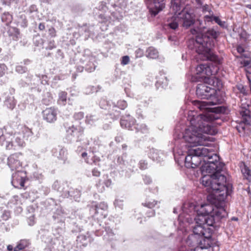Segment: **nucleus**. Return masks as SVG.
Here are the masks:
<instances>
[{
	"label": "nucleus",
	"instance_id": "obj_1",
	"mask_svg": "<svg viewBox=\"0 0 251 251\" xmlns=\"http://www.w3.org/2000/svg\"><path fill=\"white\" fill-rule=\"evenodd\" d=\"M225 110L223 106L216 107L214 112L206 114H198L194 111H189L187 121L189 125L184 132L180 135V148L175 147V152L180 155H185V165L187 168H196L200 166L204 175L201 183L206 187L208 192L211 193L220 201H224L228 195L226 177L224 175L225 164L219 161V156L212 149L203 147L195 148L197 146H207L210 137L204 134L215 135L217 130L211 122L218 119L215 113H222Z\"/></svg>",
	"mask_w": 251,
	"mask_h": 251
},
{
	"label": "nucleus",
	"instance_id": "obj_2",
	"mask_svg": "<svg viewBox=\"0 0 251 251\" xmlns=\"http://www.w3.org/2000/svg\"><path fill=\"white\" fill-rule=\"evenodd\" d=\"M181 210L187 214L192 211L197 213L195 218L196 225L193 227V233L188 236L187 244L192 247L199 245L202 249L215 246L216 242L211 238L213 229L206 226L219 227L221 220L227 216L226 210L223 207H214L210 204H201L199 207L193 203H185Z\"/></svg>",
	"mask_w": 251,
	"mask_h": 251
},
{
	"label": "nucleus",
	"instance_id": "obj_3",
	"mask_svg": "<svg viewBox=\"0 0 251 251\" xmlns=\"http://www.w3.org/2000/svg\"><path fill=\"white\" fill-rule=\"evenodd\" d=\"M219 35V32L210 28L204 34L197 35L195 41H189V43H193L194 49L198 53L197 58L203 61L210 60L218 64L221 63V58L212 50Z\"/></svg>",
	"mask_w": 251,
	"mask_h": 251
},
{
	"label": "nucleus",
	"instance_id": "obj_4",
	"mask_svg": "<svg viewBox=\"0 0 251 251\" xmlns=\"http://www.w3.org/2000/svg\"><path fill=\"white\" fill-rule=\"evenodd\" d=\"M215 90L208 86L206 84L200 83L197 85L196 95L201 99H210L208 101L194 100L193 104L201 111H209L210 106L221 104L223 100L214 95Z\"/></svg>",
	"mask_w": 251,
	"mask_h": 251
},
{
	"label": "nucleus",
	"instance_id": "obj_5",
	"mask_svg": "<svg viewBox=\"0 0 251 251\" xmlns=\"http://www.w3.org/2000/svg\"><path fill=\"white\" fill-rule=\"evenodd\" d=\"M167 22L168 26L172 29H176L179 24L187 28L194 24L195 15L193 13L182 10L178 15L168 19Z\"/></svg>",
	"mask_w": 251,
	"mask_h": 251
},
{
	"label": "nucleus",
	"instance_id": "obj_6",
	"mask_svg": "<svg viewBox=\"0 0 251 251\" xmlns=\"http://www.w3.org/2000/svg\"><path fill=\"white\" fill-rule=\"evenodd\" d=\"M100 105L102 109H107L109 112V115L113 119H117L120 116V112L117 111L116 108H119L124 110L127 107V103L124 100H119L117 104L108 101L104 99H101L100 101Z\"/></svg>",
	"mask_w": 251,
	"mask_h": 251
},
{
	"label": "nucleus",
	"instance_id": "obj_7",
	"mask_svg": "<svg viewBox=\"0 0 251 251\" xmlns=\"http://www.w3.org/2000/svg\"><path fill=\"white\" fill-rule=\"evenodd\" d=\"M108 205L104 202L96 204L93 202L90 207V210L91 213H94V216L97 219H102L105 218L108 214Z\"/></svg>",
	"mask_w": 251,
	"mask_h": 251
},
{
	"label": "nucleus",
	"instance_id": "obj_8",
	"mask_svg": "<svg viewBox=\"0 0 251 251\" xmlns=\"http://www.w3.org/2000/svg\"><path fill=\"white\" fill-rule=\"evenodd\" d=\"M197 75L193 76L192 77L193 81H199L197 77L201 79H205L211 75H214L217 72V71L214 72L212 70L211 67L207 64H200L196 68Z\"/></svg>",
	"mask_w": 251,
	"mask_h": 251
},
{
	"label": "nucleus",
	"instance_id": "obj_9",
	"mask_svg": "<svg viewBox=\"0 0 251 251\" xmlns=\"http://www.w3.org/2000/svg\"><path fill=\"white\" fill-rule=\"evenodd\" d=\"M67 137L71 141H81L83 134V129L80 126L75 127L74 125L67 129Z\"/></svg>",
	"mask_w": 251,
	"mask_h": 251
},
{
	"label": "nucleus",
	"instance_id": "obj_10",
	"mask_svg": "<svg viewBox=\"0 0 251 251\" xmlns=\"http://www.w3.org/2000/svg\"><path fill=\"white\" fill-rule=\"evenodd\" d=\"M26 174L24 171H17L12 175L11 183L12 185L18 188H21L25 186Z\"/></svg>",
	"mask_w": 251,
	"mask_h": 251
},
{
	"label": "nucleus",
	"instance_id": "obj_11",
	"mask_svg": "<svg viewBox=\"0 0 251 251\" xmlns=\"http://www.w3.org/2000/svg\"><path fill=\"white\" fill-rule=\"evenodd\" d=\"M250 102L246 100H242L240 109L239 111L240 116L243 118L245 122L251 121V116L249 107Z\"/></svg>",
	"mask_w": 251,
	"mask_h": 251
},
{
	"label": "nucleus",
	"instance_id": "obj_12",
	"mask_svg": "<svg viewBox=\"0 0 251 251\" xmlns=\"http://www.w3.org/2000/svg\"><path fill=\"white\" fill-rule=\"evenodd\" d=\"M21 153H15L11 154L7 158V165L12 171L17 170L22 166Z\"/></svg>",
	"mask_w": 251,
	"mask_h": 251
},
{
	"label": "nucleus",
	"instance_id": "obj_13",
	"mask_svg": "<svg viewBox=\"0 0 251 251\" xmlns=\"http://www.w3.org/2000/svg\"><path fill=\"white\" fill-rule=\"evenodd\" d=\"M44 120L49 123H53L57 120V111L52 107L46 108L42 111Z\"/></svg>",
	"mask_w": 251,
	"mask_h": 251
},
{
	"label": "nucleus",
	"instance_id": "obj_14",
	"mask_svg": "<svg viewBox=\"0 0 251 251\" xmlns=\"http://www.w3.org/2000/svg\"><path fill=\"white\" fill-rule=\"evenodd\" d=\"M52 188L61 193V195L64 197H73L74 196L72 193L68 190V186L67 183H61L58 181H55L53 185Z\"/></svg>",
	"mask_w": 251,
	"mask_h": 251
},
{
	"label": "nucleus",
	"instance_id": "obj_15",
	"mask_svg": "<svg viewBox=\"0 0 251 251\" xmlns=\"http://www.w3.org/2000/svg\"><path fill=\"white\" fill-rule=\"evenodd\" d=\"M164 153L161 151L154 149L150 150L149 152V156L152 160L157 162H161L165 157Z\"/></svg>",
	"mask_w": 251,
	"mask_h": 251
},
{
	"label": "nucleus",
	"instance_id": "obj_16",
	"mask_svg": "<svg viewBox=\"0 0 251 251\" xmlns=\"http://www.w3.org/2000/svg\"><path fill=\"white\" fill-rule=\"evenodd\" d=\"M53 155L65 163L67 159V151L64 147L58 146L52 150Z\"/></svg>",
	"mask_w": 251,
	"mask_h": 251
},
{
	"label": "nucleus",
	"instance_id": "obj_17",
	"mask_svg": "<svg viewBox=\"0 0 251 251\" xmlns=\"http://www.w3.org/2000/svg\"><path fill=\"white\" fill-rule=\"evenodd\" d=\"M120 124L123 128L134 130L135 120L133 117L128 115L121 120Z\"/></svg>",
	"mask_w": 251,
	"mask_h": 251
},
{
	"label": "nucleus",
	"instance_id": "obj_18",
	"mask_svg": "<svg viewBox=\"0 0 251 251\" xmlns=\"http://www.w3.org/2000/svg\"><path fill=\"white\" fill-rule=\"evenodd\" d=\"M4 106L10 110H13L15 107L17 101L12 95H7L4 100Z\"/></svg>",
	"mask_w": 251,
	"mask_h": 251
},
{
	"label": "nucleus",
	"instance_id": "obj_19",
	"mask_svg": "<svg viewBox=\"0 0 251 251\" xmlns=\"http://www.w3.org/2000/svg\"><path fill=\"white\" fill-rule=\"evenodd\" d=\"M251 121L248 123L245 122L243 118H241V120L237 123V125L235 127L239 132V133L242 134L243 135L245 132L246 129L247 127V126L250 125Z\"/></svg>",
	"mask_w": 251,
	"mask_h": 251
},
{
	"label": "nucleus",
	"instance_id": "obj_20",
	"mask_svg": "<svg viewBox=\"0 0 251 251\" xmlns=\"http://www.w3.org/2000/svg\"><path fill=\"white\" fill-rule=\"evenodd\" d=\"M241 170L244 178L251 182V170L245 164L241 166Z\"/></svg>",
	"mask_w": 251,
	"mask_h": 251
},
{
	"label": "nucleus",
	"instance_id": "obj_21",
	"mask_svg": "<svg viewBox=\"0 0 251 251\" xmlns=\"http://www.w3.org/2000/svg\"><path fill=\"white\" fill-rule=\"evenodd\" d=\"M30 242L27 239L21 240L14 249V251H20L25 249L30 245Z\"/></svg>",
	"mask_w": 251,
	"mask_h": 251
},
{
	"label": "nucleus",
	"instance_id": "obj_22",
	"mask_svg": "<svg viewBox=\"0 0 251 251\" xmlns=\"http://www.w3.org/2000/svg\"><path fill=\"white\" fill-rule=\"evenodd\" d=\"M146 56L151 59H156L158 57V51L153 47H150L146 50Z\"/></svg>",
	"mask_w": 251,
	"mask_h": 251
},
{
	"label": "nucleus",
	"instance_id": "obj_23",
	"mask_svg": "<svg viewBox=\"0 0 251 251\" xmlns=\"http://www.w3.org/2000/svg\"><path fill=\"white\" fill-rule=\"evenodd\" d=\"M171 4V8L172 9L173 11H174L175 12L174 16L178 15V13L182 11L181 6V4L179 3V2L178 0H172Z\"/></svg>",
	"mask_w": 251,
	"mask_h": 251
},
{
	"label": "nucleus",
	"instance_id": "obj_24",
	"mask_svg": "<svg viewBox=\"0 0 251 251\" xmlns=\"http://www.w3.org/2000/svg\"><path fill=\"white\" fill-rule=\"evenodd\" d=\"M161 77L159 78L156 81V85L157 87L161 86L162 88L166 87L168 84V80L164 75H161Z\"/></svg>",
	"mask_w": 251,
	"mask_h": 251
},
{
	"label": "nucleus",
	"instance_id": "obj_25",
	"mask_svg": "<svg viewBox=\"0 0 251 251\" xmlns=\"http://www.w3.org/2000/svg\"><path fill=\"white\" fill-rule=\"evenodd\" d=\"M67 94L66 92H60L58 94V103L60 105H65L67 101Z\"/></svg>",
	"mask_w": 251,
	"mask_h": 251
},
{
	"label": "nucleus",
	"instance_id": "obj_26",
	"mask_svg": "<svg viewBox=\"0 0 251 251\" xmlns=\"http://www.w3.org/2000/svg\"><path fill=\"white\" fill-rule=\"evenodd\" d=\"M104 229L106 235H104V237L105 238H107V240H113L115 236V233L113 231L112 229L109 226H105Z\"/></svg>",
	"mask_w": 251,
	"mask_h": 251
},
{
	"label": "nucleus",
	"instance_id": "obj_27",
	"mask_svg": "<svg viewBox=\"0 0 251 251\" xmlns=\"http://www.w3.org/2000/svg\"><path fill=\"white\" fill-rule=\"evenodd\" d=\"M134 130H135L136 132L140 131L142 133H147L148 131V127L145 124H135V126L134 127Z\"/></svg>",
	"mask_w": 251,
	"mask_h": 251
},
{
	"label": "nucleus",
	"instance_id": "obj_28",
	"mask_svg": "<svg viewBox=\"0 0 251 251\" xmlns=\"http://www.w3.org/2000/svg\"><path fill=\"white\" fill-rule=\"evenodd\" d=\"M21 204H22L21 201L18 196H13L8 202L10 206H12V205H19Z\"/></svg>",
	"mask_w": 251,
	"mask_h": 251
},
{
	"label": "nucleus",
	"instance_id": "obj_29",
	"mask_svg": "<svg viewBox=\"0 0 251 251\" xmlns=\"http://www.w3.org/2000/svg\"><path fill=\"white\" fill-rule=\"evenodd\" d=\"M78 240L82 243L83 246L87 245L88 242H91V239L89 237H87L86 236L84 235H81L78 237Z\"/></svg>",
	"mask_w": 251,
	"mask_h": 251
},
{
	"label": "nucleus",
	"instance_id": "obj_30",
	"mask_svg": "<svg viewBox=\"0 0 251 251\" xmlns=\"http://www.w3.org/2000/svg\"><path fill=\"white\" fill-rule=\"evenodd\" d=\"M98 119V118L96 116L93 115H89L86 116L85 121L86 123L92 125Z\"/></svg>",
	"mask_w": 251,
	"mask_h": 251
},
{
	"label": "nucleus",
	"instance_id": "obj_31",
	"mask_svg": "<svg viewBox=\"0 0 251 251\" xmlns=\"http://www.w3.org/2000/svg\"><path fill=\"white\" fill-rule=\"evenodd\" d=\"M10 217V212L8 210H4L1 212L0 217L1 220L7 221Z\"/></svg>",
	"mask_w": 251,
	"mask_h": 251
},
{
	"label": "nucleus",
	"instance_id": "obj_32",
	"mask_svg": "<svg viewBox=\"0 0 251 251\" xmlns=\"http://www.w3.org/2000/svg\"><path fill=\"white\" fill-rule=\"evenodd\" d=\"M236 87L240 93L242 94L244 96L248 95L246 88L243 84H238L236 85Z\"/></svg>",
	"mask_w": 251,
	"mask_h": 251
},
{
	"label": "nucleus",
	"instance_id": "obj_33",
	"mask_svg": "<svg viewBox=\"0 0 251 251\" xmlns=\"http://www.w3.org/2000/svg\"><path fill=\"white\" fill-rule=\"evenodd\" d=\"M157 204V201L153 200L152 201H151L150 200H146L145 203H143L145 206H146L150 209H151L153 208L156 204Z\"/></svg>",
	"mask_w": 251,
	"mask_h": 251
},
{
	"label": "nucleus",
	"instance_id": "obj_34",
	"mask_svg": "<svg viewBox=\"0 0 251 251\" xmlns=\"http://www.w3.org/2000/svg\"><path fill=\"white\" fill-rule=\"evenodd\" d=\"M116 207L123 209L124 206V200L121 199H116L114 203Z\"/></svg>",
	"mask_w": 251,
	"mask_h": 251
},
{
	"label": "nucleus",
	"instance_id": "obj_35",
	"mask_svg": "<svg viewBox=\"0 0 251 251\" xmlns=\"http://www.w3.org/2000/svg\"><path fill=\"white\" fill-rule=\"evenodd\" d=\"M96 65L92 62H89L85 67V70L88 72H92L95 70Z\"/></svg>",
	"mask_w": 251,
	"mask_h": 251
},
{
	"label": "nucleus",
	"instance_id": "obj_36",
	"mask_svg": "<svg viewBox=\"0 0 251 251\" xmlns=\"http://www.w3.org/2000/svg\"><path fill=\"white\" fill-rule=\"evenodd\" d=\"M84 114L82 112H76L74 115V118L75 120H80L84 118Z\"/></svg>",
	"mask_w": 251,
	"mask_h": 251
},
{
	"label": "nucleus",
	"instance_id": "obj_37",
	"mask_svg": "<svg viewBox=\"0 0 251 251\" xmlns=\"http://www.w3.org/2000/svg\"><path fill=\"white\" fill-rule=\"evenodd\" d=\"M213 21H214L217 24L221 27H224L225 25V22L222 21L218 17L214 16Z\"/></svg>",
	"mask_w": 251,
	"mask_h": 251
},
{
	"label": "nucleus",
	"instance_id": "obj_38",
	"mask_svg": "<svg viewBox=\"0 0 251 251\" xmlns=\"http://www.w3.org/2000/svg\"><path fill=\"white\" fill-rule=\"evenodd\" d=\"M129 60H130V59H129V57L128 56H127V55L124 56L122 58L121 63L123 65H126L129 63Z\"/></svg>",
	"mask_w": 251,
	"mask_h": 251
},
{
	"label": "nucleus",
	"instance_id": "obj_39",
	"mask_svg": "<svg viewBox=\"0 0 251 251\" xmlns=\"http://www.w3.org/2000/svg\"><path fill=\"white\" fill-rule=\"evenodd\" d=\"M27 69L22 66H17L16 68V71L19 73L22 74L26 72Z\"/></svg>",
	"mask_w": 251,
	"mask_h": 251
},
{
	"label": "nucleus",
	"instance_id": "obj_40",
	"mask_svg": "<svg viewBox=\"0 0 251 251\" xmlns=\"http://www.w3.org/2000/svg\"><path fill=\"white\" fill-rule=\"evenodd\" d=\"M11 31L13 32L15 34V40H16L18 37V36L20 34V31L17 28H16V27H12L10 28V29L9 30V32H11Z\"/></svg>",
	"mask_w": 251,
	"mask_h": 251
},
{
	"label": "nucleus",
	"instance_id": "obj_41",
	"mask_svg": "<svg viewBox=\"0 0 251 251\" xmlns=\"http://www.w3.org/2000/svg\"><path fill=\"white\" fill-rule=\"evenodd\" d=\"M39 79H40V81H41V83L42 84H44V85H45L46 84H47L48 83V80H47V76L45 75H41V76L40 75L38 76Z\"/></svg>",
	"mask_w": 251,
	"mask_h": 251
},
{
	"label": "nucleus",
	"instance_id": "obj_42",
	"mask_svg": "<svg viewBox=\"0 0 251 251\" xmlns=\"http://www.w3.org/2000/svg\"><path fill=\"white\" fill-rule=\"evenodd\" d=\"M139 168L141 170H145L147 168L148 164L147 163L144 161V160H141L139 162Z\"/></svg>",
	"mask_w": 251,
	"mask_h": 251
},
{
	"label": "nucleus",
	"instance_id": "obj_43",
	"mask_svg": "<svg viewBox=\"0 0 251 251\" xmlns=\"http://www.w3.org/2000/svg\"><path fill=\"white\" fill-rule=\"evenodd\" d=\"M135 53L136 57H141L142 56H143L144 54V51L143 50L141 49H138L137 50H136Z\"/></svg>",
	"mask_w": 251,
	"mask_h": 251
},
{
	"label": "nucleus",
	"instance_id": "obj_44",
	"mask_svg": "<svg viewBox=\"0 0 251 251\" xmlns=\"http://www.w3.org/2000/svg\"><path fill=\"white\" fill-rule=\"evenodd\" d=\"M6 67L3 64H0V77L2 76L4 74Z\"/></svg>",
	"mask_w": 251,
	"mask_h": 251
},
{
	"label": "nucleus",
	"instance_id": "obj_45",
	"mask_svg": "<svg viewBox=\"0 0 251 251\" xmlns=\"http://www.w3.org/2000/svg\"><path fill=\"white\" fill-rule=\"evenodd\" d=\"M201 7L202 11L203 12H208L209 13H210V12L212 13L211 10L209 8V6L208 5L205 4L203 6L201 5Z\"/></svg>",
	"mask_w": 251,
	"mask_h": 251
},
{
	"label": "nucleus",
	"instance_id": "obj_46",
	"mask_svg": "<svg viewBox=\"0 0 251 251\" xmlns=\"http://www.w3.org/2000/svg\"><path fill=\"white\" fill-rule=\"evenodd\" d=\"M78 31L80 34H82L83 31L85 32H89L88 27L86 25L80 27L78 28Z\"/></svg>",
	"mask_w": 251,
	"mask_h": 251
},
{
	"label": "nucleus",
	"instance_id": "obj_47",
	"mask_svg": "<svg viewBox=\"0 0 251 251\" xmlns=\"http://www.w3.org/2000/svg\"><path fill=\"white\" fill-rule=\"evenodd\" d=\"M37 11V8L35 5H31L28 9V12L29 13H32Z\"/></svg>",
	"mask_w": 251,
	"mask_h": 251
},
{
	"label": "nucleus",
	"instance_id": "obj_48",
	"mask_svg": "<svg viewBox=\"0 0 251 251\" xmlns=\"http://www.w3.org/2000/svg\"><path fill=\"white\" fill-rule=\"evenodd\" d=\"M49 33L52 37H54L56 36V30L54 28L51 27L49 29Z\"/></svg>",
	"mask_w": 251,
	"mask_h": 251
},
{
	"label": "nucleus",
	"instance_id": "obj_49",
	"mask_svg": "<svg viewBox=\"0 0 251 251\" xmlns=\"http://www.w3.org/2000/svg\"><path fill=\"white\" fill-rule=\"evenodd\" d=\"M94 91H95L94 87L93 86H90L86 89L85 93L86 94H89L93 92Z\"/></svg>",
	"mask_w": 251,
	"mask_h": 251
},
{
	"label": "nucleus",
	"instance_id": "obj_50",
	"mask_svg": "<svg viewBox=\"0 0 251 251\" xmlns=\"http://www.w3.org/2000/svg\"><path fill=\"white\" fill-rule=\"evenodd\" d=\"M92 175L93 176H99L100 175V172L97 169H94L92 171Z\"/></svg>",
	"mask_w": 251,
	"mask_h": 251
},
{
	"label": "nucleus",
	"instance_id": "obj_51",
	"mask_svg": "<svg viewBox=\"0 0 251 251\" xmlns=\"http://www.w3.org/2000/svg\"><path fill=\"white\" fill-rule=\"evenodd\" d=\"M143 179L145 183L147 184H150L151 181V178L147 176H144Z\"/></svg>",
	"mask_w": 251,
	"mask_h": 251
},
{
	"label": "nucleus",
	"instance_id": "obj_52",
	"mask_svg": "<svg viewBox=\"0 0 251 251\" xmlns=\"http://www.w3.org/2000/svg\"><path fill=\"white\" fill-rule=\"evenodd\" d=\"M214 16L213 15H206L204 16V19L207 22H211L213 20Z\"/></svg>",
	"mask_w": 251,
	"mask_h": 251
},
{
	"label": "nucleus",
	"instance_id": "obj_53",
	"mask_svg": "<svg viewBox=\"0 0 251 251\" xmlns=\"http://www.w3.org/2000/svg\"><path fill=\"white\" fill-rule=\"evenodd\" d=\"M155 212L153 210H152L151 209H150L147 212V216L148 217H152L154 215Z\"/></svg>",
	"mask_w": 251,
	"mask_h": 251
},
{
	"label": "nucleus",
	"instance_id": "obj_54",
	"mask_svg": "<svg viewBox=\"0 0 251 251\" xmlns=\"http://www.w3.org/2000/svg\"><path fill=\"white\" fill-rule=\"evenodd\" d=\"M237 50L238 53L241 54V53H243L245 51V49H244V48L242 46L239 45L237 47Z\"/></svg>",
	"mask_w": 251,
	"mask_h": 251
},
{
	"label": "nucleus",
	"instance_id": "obj_55",
	"mask_svg": "<svg viewBox=\"0 0 251 251\" xmlns=\"http://www.w3.org/2000/svg\"><path fill=\"white\" fill-rule=\"evenodd\" d=\"M55 47V46L54 45V41H50V44H49V46L47 47V49H48L49 50H51L53 48H54Z\"/></svg>",
	"mask_w": 251,
	"mask_h": 251
},
{
	"label": "nucleus",
	"instance_id": "obj_56",
	"mask_svg": "<svg viewBox=\"0 0 251 251\" xmlns=\"http://www.w3.org/2000/svg\"><path fill=\"white\" fill-rule=\"evenodd\" d=\"M251 63L250 60H244L241 63L244 66H247L249 65V64Z\"/></svg>",
	"mask_w": 251,
	"mask_h": 251
},
{
	"label": "nucleus",
	"instance_id": "obj_57",
	"mask_svg": "<svg viewBox=\"0 0 251 251\" xmlns=\"http://www.w3.org/2000/svg\"><path fill=\"white\" fill-rule=\"evenodd\" d=\"M39 29L40 30H43L45 29V24L44 23H40L39 25Z\"/></svg>",
	"mask_w": 251,
	"mask_h": 251
},
{
	"label": "nucleus",
	"instance_id": "obj_58",
	"mask_svg": "<svg viewBox=\"0 0 251 251\" xmlns=\"http://www.w3.org/2000/svg\"><path fill=\"white\" fill-rule=\"evenodd\" d=\"M178 251H195V249L194 248L186 249L184 248H181L179 249Z\"/></svg>",
	"mask_w": 251,
	"mask_h": 251
},
{
	"label": "nucleus",
	"instance_id": "obj_59",
	"mask_svg": "<svg viewBox=\"0 0 251 251\" xmlns=\"http://www.w3.org/2000/svg\"><path fill=\"white\" fill-rule=\"evenodd\" d=\"M111 183H112V182L110 179H107V180H105L104 182V184L107 187L110 186L111 184Z\"/></svg>",
	"mask_w": 251,
	"mask_h": 251
},
{
	"label": "nucleus",
	"instance_id": "obj_60",
	"mask_svg": "<svg viewBox=\"0 0 251 251\" xmlns=\"http://www.w3.org/2000/svg\"><path fill=\"white\" fill-rule=\"evenodd\" d=\"M122 139H123L122 137L120 136L116 137L115 139V141L118 143L120 142L122 140Z\"/></svg>",
	"mask_w": 251,
	"mask_h": 251
},
{
	"label": "nucleus",
	"instance_id": "obj_61",
	"mask_svg": "<svg viewBox=\"0 0 251 251\" xmlns=\"http://www.w3.org/2000/svg\"><path fill=\"white\" fill-rule=\"evenodd\" d=\"M99 17L101 19H103V20H101V22H105V21L107 20L106 18L104 17V16H103L102 14H100L99 16Z\"/></svg>",
	"mask_w": 251,
	"mask_h": 251
},
{
	"label": "nucleus",
	"instance_id": "obj_62",
	"mask_svg": "<svg viewBox=\"0 0 251 251\" xmlns=\"http://www.w3.org/2000/svg\"><path fill=\"white\" fill-rule=\"evenodd\" d=\"M77 71L79 72H82L83 70V67L82 66H78L77 67Z\"/></svg>",
	"mask_w": 251,
	"mask_h": 251
},
{
	"label": "nucleus",
	"instance_id": "obj_63",
	"mask_svg": "<svg viewBox=\"0 0 251 251\" xmlns=\"http://www.w3.org/2000/svg\"><path fill=\"white\" fill-rule=\"evenodd\" d=\"M246 191L248 192V194L249 195H251V191L250 189V187L249 186L248 188L246 189Z\"/></svg>",
	"mask_w": 251,
	"mask_h": 251
},
{
	"label": "nucleus",
	"instance_id": "obj_64",
	"mask_svg": "<svg viewBox=\"0 0 251 251\" xmlns=\"http://www.w3.org/2000/svg\"><path fill=\"white\" fill-rule=\"evenodd\" d=\"M7 250L8 251H12L13 249V246L12 245H8L7 246Z\"/></svg>",
	"mask_w": 251,
	"mask_h": 251
}]
</instances>
